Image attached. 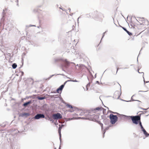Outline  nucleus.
<instances>
[{"mask_svg":"<svg viewBox=\"0 0 149 149\" xmlns=\"http://www.w3.org/2000/svg\"><path fill=\"white\" fill-rule=\"evenodd\" d=\"M128 117L131 118L133 123L135 124H138L141 121L140 116H129Z\"/></svg>","mask_w":149,"mask_h":149,"instance_id":"obj_1","label":"nucleus"},{"mask_svg":"<svg viewBox=\"0 0 149 149\" xmlns=\"http://www.w3.org/2000/svg\"><path fill=\"white\" fill-rule=\"evenodd\" d=\"M109 117L110 120V122L112 124H114L118 120L117 116L113 114H110Z\"/></svg>","mask_w":149,"mask_h":149,"instance_id":"obj_2","label":"nucleus"},{"mask_svg":"<svg viewBox=\"0 0 149 149\" xmlns=\"http://www.w3.org/2000/svg\"><path fill=\"white\" fill-rule=\"evenodd\" d=\"M89 110L85 112H82V114H84V116L82 118H80L82 119H88L90 120V119L88 118L92 117V114H91L89 113H87Z\"/></svg>","mask_w":149,"mask_h":149,"instance_id":"obj_3","label":"nucleus"},{"mask_svg":"<svg viewBox=\"0 0 149 149\" xmlns=\"http://www.w3.org/2000/svg\"><path fill=\"white\" fill-rule=\"evenodd\" d=\"M139 22L141 24L143 25H147L149 24L148 20L143 18H141L139 19Z\"/></svg>","mask_w":149,"mask_h":149,"instance_id":"obj_4","label":"nucleus"},{"mask_svg":"<svg viewBox=\"0 0 149 149\" xmlns=\"http://www.w3.org/2000/svg\"><path fill=\"white\" fill-rule=\"evenodd\" d=\"M97 107H96L95 109H92L90 110H89V111H88V113H89L91 114H97V113H99L100 114L99 112L100 110H99V109H97Z\"/></svg>","mask_w":149,"mask_h":149,"instance_id":"obj_5","label":"nucleus"},{"mask_svg":"<svg viewBox=\"0 0 149 149\" xmlns=\"http://www.w3.org/2000/svg\"><path fill=\"white\" fill-rule=\"evenodd\" d=\"M100 114L97 113V114H92V117L89 118L90 119V120L93 121H95L99 118V115Z\"/></svg>","mask_w":149,"mask_h":149,"instance_id":"obj_6","label":"nucleus"},{"mask_svg":"<svg viewBox=\"0 0 149 149\" xmlns=\"http://www.w3.org/2000/svg\"><path fill=\"white\" fill-rule=\"evenodd\" d=\"M121 94V93L119 91H116L114 93L113 97L115 99H118Z\"/></svg>","mask_w":149,"mask_h":149,"instance_id":"obj_7","label":"nucleus"},{"mask_svg":"<svg viewBox=\"0 0 149 149\" xmlns=\"http://www.w3.org/2000/svg\"><path fill=\"white\" fill-rule=\"evenodd\" d=\"M53 117L54 119H61L62 118L61 115L59 113L53 115Z\"/></svg>","mask_w":149,"mask_h":149,"instance_id":"obj_8","label":"nucleus"},{"mask_svg":"<svg viewBox=\"0 0 149 149\" xmlns=\"http://www.w3.org/2000/svg\"><path fill=\"white\" fill-rule=\"evenodd\" d=\"M45 116L43 114H37L34 117L36 119H38L40 118H44Z\"/></svg>","mask_w":149,"mask_h":149,"instance_id":"obj_9","label":"nucleus"},{"mask_svg":"<svg viewBox=\"0 0 149 149\" xmlns=\"http://www.w3.org/2000/svg\"><path fill=\"white\" fill-rule=\"evenodd\" d=\"M65 83V82L64 83V84L62 85L61 86H60L57 89L56 91L57 93H60L61 92L62 90L63 87H64Z\"/></svg>","mask_w":149,"mask_h":149,"instance_id":"obj_10","label":"nucleus"},{"mask_svg":"<svg viewBox=\"0 0 149 149\" xmlns=\"http://www.w3.org/2000/svg\"><path fill=\"white\" fill-rule=\"evenodd\" d=\"M97 109H99V110H100V111H102L104 114H106V110L104 109V108L102 107H97Z\"/></svg>","mask_w":149,"mask_h":149,"instance_id":"obj_11","label":"nucleus"},{"mask_svg":"<svg viewBox=\"0 0 149 149\" xmlns=\"http://www.w3.org/2000/svg\"><path fill=\"white\" fill-rule=\"evenodd\" d=\"M66 107H68L70 108V109L69 110V111L71 112H73L74 111L73 109V108L72 106L69 104H67L66 105Z\"/></svg>","mask_w":149,"mask_h":149,"instance_id":"obj_12","label":"nucleus"},{"mask_svg":"<svg viewBox=\"0 0 149 149\" xmlns=\"http://www.w3.org/2000/svg\"><path fill=\"white\" fill-rule=\"evenodd\" d=\"M59 127L58 128V133L59 134L60 137L61 136V130L62 128V127L63 126V125H62L61 126L60 125H59Z\"/></svg>","mask_w":149,"mask_h":149,"instance_id":"obj_13","label":"nucleus"},{"mask_svg":"<svg viewBox=\"0 0 149 149\" xmlns=\"http://www.w3.org/2000/svg\"><path fill=\"white\" fill-rule=\"evenodd\" d=\"M142 131L143 132L144 134L146 136H148L149 135V134H148L146 131V130L143 129L142 130Z\"/></svg>","mask_w":149,"mask_h":149,"instance_id":"obj_14","label":"nucleus"},{"mask_svg":"<svg viewBox=\"0 0 149 149\" xmlns=\"http://www.w3.org/2000/svg\"><path fill=\"white\" fill-rule=\"evenodd\" d=\"M31 103V101H29V102H26L24 103L23 104V106H24V107H26V106L27 105H28L29 104Z\"/></svg>","mask_w":149,"mask_h":149,"instance_id":"obj_15","label":"nucleus"},{"mask_svg":"<svg viewBox=\"0 0 149 149\" xmlns=\"http://www.w3.org/2000/svg\"><path fill=\"white\" fill-rule=\"evenodd\" d=\"M123 29L129 35L131 36L132 35V33L127 30L125 28H123Z\"/></svg>","mask_w":149,"mask_h":149,"instance_id":"obj_16","label":"nucleus"},{"mask_svg":"<svg viewBox=\"0 0 149 149\" xmlns=\"http://www.w3.org/2000/svg\"><path fill=\"white\" fill-rule=\"evenodd\" d=\"M17 66V65L16 63H14L12 65V67L13 68L15 69L16 68Z\"/></svg>","mask_w":149,"mask_h":149,"instance_id":"obj_17","label":"nucleus"},{"mask_svg":"<svg viewBox=\"0 0 149 149\" xmlns=\"http://www.w3.org/2000/svg\"><path fill=\"white\" fill-rule=\"evenodd\" d=\"M45 98V96L42 97H38L37 98L39 100H42Z\"/></svg>","mask_w":149,"mask_h":149,"instance_id":"obj_18","label":"nucleus"},{"mask_svg":"<svg viewBox=\"0 0 149 149\" xmlns=\"http://www.w3.org/2000/svg\"><path fill=\"white\" fill-rule=\"evenodd\" d=\"M101 48V46L100 45V44L98 45L97 48V50H100Z\"/></svg>","mask_w":149,"mask_h":149,"instance_id":"obj_19","label":"nucleus"},{"mask_svg":"<svg viewBox=\"0 0 149 149\" xmlns=\"http://www.w3.org/2000/svg\"><path fill=\"white\" fill-rule=\"evenodd\" d=\"M139 124L140 126H141V128L142 129V130L144 129L143 126H142V125L141 123V121H139Z\"/></svg>","mask_w":149,"mask_h":149,"instance_id":"obj_20","label":"nucleus"},{"mask_svg":"<svg viewBox=\"0 0 149 149\" xmlns=\"http://www.w3.org/2000/svg\"><path fill=\"white\" fill-rule=\"evenodd\" d=\"M70 81H72L73 82H78V81L76 80H70Z\"/></svg>","mask_w":149,"mask_h":149,"instance_id":"obj_21","label":"nucleus"},{"mask_svg":"<svg viewBox=\"0 0 149 149\" xmlns=\"http://www.w3.org/2000/svg\"><path fill=\"white\" fill-rule=\"evenodd\" d=\"M24 115H28V114L27 113H25L24 114H23Z\"/></svg>","mask_w":149,"mask_h":149,"instance_id":"obj_22","label":"nucleus"},{"mask_svg":"<svg viewBox=\"0 0 149 149\" xmlns=\"http://www.w3.org/2000/svg\"><path fill=\"white\" fill-rule=\"evenodd\" d=\"M119 68H118L117 69V72L118 71V70H119Z\"/></svg>","mask_w":149,"mask_h":149,"instance_id":"obj_23","label":"nucleus"},{"mask_svg":"<svg viewBox=\"0 0 149 149\" xmlns=\"http://www.w3.org/2000/svg\"><path fill=\"white\" fill-rule=\"evenodd\" d=\"M112 113H115V112H112Z\"/></svg>","mask_w":149,"mask_h":149,"instance_id":"obj_24","label":"nucleus"},{"mask_svg":"<svg viewBox=\"0 0 149 149\" xmlns=\"http://www.w3.org/2000/svg\"><path fill=\"white\" fill-rule=\"evenodd\" d=\"M138 72L139 73H140V72H139V70H138Z\"/></svg>","mask_w":149,"mask_h":149,"instance_id":"obj_25","label":"nucleus"},{"mask_svg":"<svg viewBox=\"0 0 149 149\" xmlns=\"http://www.w3.org/2000/svg\"><path fill=\"white\" fill-rule=\"evenodd\" d=\"M54 149H56V148H55Z\"/></svg>","mask_w":149,"mask_h":149,"instance_id":"obj_26","label":"nucleus"},{"mask_svg":"<svg viewBox=\"0 0 149 149\" xmlns=\"http://www.w3.org/2000/svg\"><path fill=\"white\" fill-rule=\"evenodd\" d=\"M59 149H60V148H59Z\"/></svg>","mask_w":149,"mask_h":149,"instance_id":"obj_27","label":"nucleus"}]
</instances>
